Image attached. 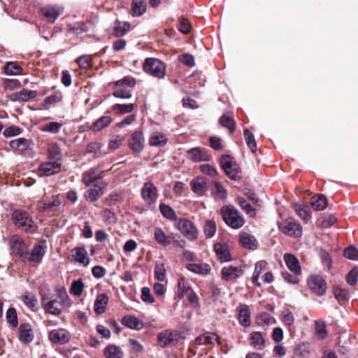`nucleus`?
<instances>
[{"label":"nucleus","instance_id":"obj_25","mask_svg":"<svg viewBox=\"0 0 358 358\" xmlns=\"http://www.w3.org/2000/svg\"><path fill=\"white\" fill-rule=\"evenodd\" d=\"M195 343L197 345L220 343V338L214 333L206 332L196 338Z\"/></svg>","mask_w":358,"mask_h":358},{"label":"nucleus","instance_id":"obj_7","mask_svg":"<svg viewBox=\"0 0 358 358\" xmlns=\"http://www.w3.org/2000/svg\"><path fill=\"white\" fill-rule=\"evenodd\" d=\"M279 227L284 234L288 236L300 237L302 235L301 226L292 218H289L282 222Z\"/></svg>","mask_w":358,"mask_h":358},{"label":"nucleus","instance_id":"obj_33","mask_svg":"<svg viewBox=\"0 0 358 358\" xmlns=\"http://www.w3.org/2000/svg\"><path fill=\"white\" fill-rule=\"evenodd\" d=\"M154 236L156 241L162 246H167L171 243L172 238L166 235L161 228L155 229Z\"/></svg>","mask_w":358,"mask_h":358},{"label":"nucleus","instance_id":"obj_22","mask_svg":"<svg viewBox=\"0 0 358 358\" xmlns=\"http://www.w3.org/2000/svg\"><path fill=\"white\" fill-rule=\"evenodd\" d=\"M214 250L218 259L226 262L231 260L230 253L228 246L225 243H217L214 245Z\"/></svg>","mask_w":358,"mask_h":358},{"label":"nucleus","instance_id":"obj_50","mask_svg":"<svg viewBox=\"0 0 358 358\" xmlns=\"http://www.w3.org/2000/svg\"><path fill=\"white\" fill-rule=\"evenodd\" d=\"M159 210L164 217L171 220L176 218V214L170 206L165 203H161L159 205Z\"/></svg>","mask_w":358,"mask_h":358},{"label":"nucleus","instance_id":"obj_12","mask_svg":"<svg viewBox=\"0 0 358 358\" xmlns=\"http://www.w3.org/2000/svg\"><path fill=\"white\" fill-rule=\"evenodd\" d=\"M12 251L20 257H25L28 255L27 247L22 239L17 235H14L10 240Z\"/></svg>","mask_w":358,"mask_h":358},{"label":"nucleus","instance_id":"obj_29","mask_svg":"<svg viewBox=\"0 0 358 358\" xmlns=\"http://www.w3.org/2000/svg\"><path fill=\"white\" fill-rule=\"evenodd\" d=\"M210 189L213 197L216 200H224L227 196L226 189L220 182H213Z\"/></svg>","mask_w":358,"mask_h":358},{"label":"nucleus","instance_id":"obj_28","mask_svg":"<svg viewBox=\"0 0 358 358\" xmlns=\"http://www.w3.org/2000/svg\"><path fill=\"white\" fill-rule=\"evenodd\" d=\"M243 274V270L238 267H224L222 269V278L226 280H232L240 277Z\"/></svg>","mask_w":358,"mask_h":358},{"label":"nucleus","instance_id":"obj_2","mask_svg":"<svg viewBox=\"0 0 358 358\" xmlns=\"http://www.w3.org/2000/svg\"><path fill=\"white\" fill-rule=\"evenodd\" d=\"M12 220L14 224L24 232L33 233L38 228L29 214L22 210H14L12 213Z\"/></svg>","mask_w":358,"mask_h":358},{"label":"nucleus","instance_id":"obj_57","mask_svg":"<svg viewBox=\"0 0 358 358\" xmlns=\"http://www.w3.org/2000/svg\"><path fill=\"white\" fill-rule=\"evenodd\" d=\"M37 96V92L35 90L23 89L20 91V96L21 101H28L31 99H34Z\"/></svg>","mask_w":358,"mask_h":358},{"label":"nucleus","instance_id":"obj_6","mask_svg":"<svg viewBox=\"0 0 358 358\" xmlns=\"http://www.w3.org/2000/svg\"><path fill=\"white\" fill-rule=\"evenodd\" d=\"M175 227L189 241H193L198 238V230L195 225L190 220L182 218L178 220Z\"/></svg>","mask_w":358,"mask_h":358},{"label":"nucleus","instance_id":"obj_20","mask_svg":"<svg viewBox=\"0 0 358 358\" xmlns=\"http://www.w3.org/2000/svg\"><path fill=\"white\" fill-rule=\"evenodd\" d=\"M284 260L287 268L296 275H299L301 273V269L299 265L298 259L292 254L286 253L284 255Z\"/></svg>","mask_w":358,"mask_h":358},{"label":"nucleus","instance_id":"obj_38","mask_svg":"<svg viewBox=\"0 0 358 358\" xmlns=\"http://www.w3.org/2000/svg\"><path fill=\"white\" fill-rule=\"evenodd\" d=\"M4 73L8 76L22 74V68L15 62H8L3 67Z\"/></svg>","mask_w":358,"mask_h":358},{"label":"nucleus","instance_id":"obj_3","mask_svg":"<svg viewBox=\"0 0 358 358\" xmlns=\"http://www.w3.org/2000/svg\"><path fill=\"white\" fill-rule=\"evenodd\" d=\"M221 213L225 223L233 229H239L245 223L242 215L232 206H223L221 209Z\"/></svg>","mask_w":358,"mask_h":358},{"label":"nucleus","instance_id":"obj_11","mask_svg":"<svg viewBox=\"0 0 358 358\" xmlns=\"http://www.w3.org/2000/svg\"><path fill=\"white\" fill-rule=\"evenodd\" d=\"M70 333L65 329L52 330L49 334V339L52 344L64 345L69 342Z\"/></svg>","mask_w":358,"mask_h":358},{"label":"nucleus","instance_id":"obj_37","mask_svg":"<svg viewBox=\"0 0 358 358\" xmlns=\"http://www.w3.org/2000/svg\"><path fill=\"white\" fill-rule=\"evenodd\" d=\"M94 187L89 189L86 194V197L91 201H96L97 198L102 194V189L104 187L103 182L101 183H95L92 185Z\"/></svg>","mask_w":358,"mask_h":358},{"label":"nucleus","instance_id":"obj_52","mask_svg":"<svg viewBox=\"0 0 358 358\" xmlns=\"http://www.w3.org/2000/svg\"><path fill=\"white\" fill-rule=\"evenodd\" d=\"M6 317L8 323L13 327L17 326V316L14 308H9L6 313Z\"/></svg>","mask_w":358,"mask_h":358},{"label":"nucleus","instance_id":"obj_35","mask_svg":"<svg viewBox=\"0 0 358 358\" xmlns=\"http://www.w3.org/2000/svg\"><path fill=\"white\" fill-rule=\"evenodd\" d=\"M73 252H74L75 260L82 264L83 266H86L90 264V259L87 257V252L86 250L83 247H78L75 248Z\"/></svg>","mask_w":358,"mask_h":358},{"label":"nucleus","instance_id":"obj_51","mask_svg":"<svg viewBox=\"0 0 358 358\" xmlns=\"http://www.w3.org/2000/svg\"><path fill=\"white\" fill-rule=\"evenodd\" d=\"M84 284L81 279H78L72 282L70 292L76 296H80L83 294Z\"/></svg>","mask_w":358,"mask_h":358},{"label":"nucleus","instance_id":"obj_15","mask_svg":"<svg viewBox=\"0 0 358 358\" xmlns=\"http://www.w3.org/2000/svg\"><path fill=\"white\" fill-rule=\"evenodd\" d=\"M18 338L24 344L30 343L34 338V333L30 324H21L18 327Z\"/></svg>","mask_w":358,"mask_h":358},{"label":"nucleus","instance_id":"obj_36","mask_svg":"<svg viewBox=\"0 0 358 358\" xmlns=\"http://www.w3.org/2000/svg\"><path fill=\"white\" fill-rule=\"evenodd\" d=\"M130 24L126 22L116 21L110 34L117 37L124 35L129 29Z\"/></svg>","mask_w":358,"mask_h":358},{"label":"nucleus","instance_id":"obj_56","mask_svg":"<svg viewBox=\"0 0 358 358\" xmlns=\"http://www.w3.org/2000/svg\"><path fill=\"white\" fill-rule=\"evenodd\" d=\"M241 208L250 216L253 217L255 215V210L252 208L250 204L243 198H238L237 199Z\"/></svg>","mask_w":358,"mask_h":358},{"label":"nucleus","instance_id":"obj_13","mask_svg":"<svg viewBox=\"0 0 358 358\" xmlns=\"http://www.w3.org/2000/svg\"><path fill=\"white\" fill-rule=\"evenodd\" d=\"M310 289L318 296H322L326 291V284L320 275H311L308 280Z\"/></svg>","mask_w":358,"mask_h":358},{"label":"nucleus","instance_id":"obj_49","mask_svg":"<svg viewBox=\"0 0 358 358\" xmlns=\"http://www.w3.org/2000/svg\"><path fill=\"white\" fill-rule=\"evenodd\" d=\"M102 148V144L98 142H92L89 143L86 148V152L87 153H94L96 157H99L106 155L105 152H101V148Z\"/></svg>","mask_w":358,"mask_h":358},{"label":"nucleus","instance_id":"obj_21","mask_svg":"<svg viewBox=\"0 0 358 358\" xmlns=\"http://www.w3.org/2000/svg\"><path fill=\"white\" fill-rule=\"evenodd\" d=\"M83 182L86 186H90L95 183H101V178L97 177V169L92 168L83 174Z\"/></svg>","mask_w":358,"mask_h":358},{"label":"nucleus","instance_id":"obj_64","mask_svg":"<svg viewBox=\"0 0 358 358\" xmlns=\"http://www.w3.org/2000/svg\"><path fill=\"white\" fill-rule=\"evenodd\" d=\"M295 211L296 214L303 220H308L311 217L309 211L305 207L301 205L296 206Z\"/></svg>","mask_w":358,"mask_h":358},{"label":"nucleus","instance_id":"obj_45","mask_svg":"<svg viewBox=\"0 0 358 358\" xmlns=\"http://www.w3.org/2000/svg\"><path fill=\"white\" fill-rule=\"evenodd\" d=\"M192 291L188 282L181 278L178 282V296L179 298H184L188 293Z\"/></svg>","mask_w":358,"mask_h":358},{"label":"nucleus","instance_id":"obj_60","mask_svg":"<svg viewBox=\"0 0 358 358\" xmlns=\"http://www.w3.org/2000/svg\"><path fill=\"white\" fill-rule=\"evenodd\" d=\"M91 57L89 55H82L76 59L80 68L83 69H87L91 66Z\"/></svg>","mask_w":358,"mask_h":358},{"label":"nucleus","instance_id":"obj_55","mask_svg":"<svg viewBox=\"0 0 358 358\" xmlns=\"http://www.w3.org/2000/svg\"><path fill=\"white\" fill-rule=\"evenodd\" d=\"M205 235L208 238H212L216 231L215 222L212 220L206 221L203 227Z\"/></svg>","mask_w":358,"mask_h":358},{"label":"nucleus","instance_id":"obj_44","mask_svg":"<svg viewBox=\"0 0 358 358\" xmlns=\"http://www.w3.org/2000/svg\"><path fill=\"white\" fill-rule=\"evenodd\" d=\"M111 122L112 118L110 116H102L92 124L90 129L94 131H100L108 127Z\"/></svg>","mask_w":358,"mask_h":358},{"label":"nucleus","instance_id":"obj_63","mask_svg":"<svg viewBox=\"0 0 358 358\" xmlns=\"http://www.w3.org/2000/svg\"><path fill=\"white\" fill-rule=\"evenodd\" d=\"M179 60L180 62L187 65L189 67H192L195 64L194 58L193 55L188 53L182 54V55H180L179 57Z\"/></svg>","mask_w":358,"mask_h":358},{"label":"nucleus","instance_id":"obj_30","mask_svg":"<svg viewBox=\"0 0 358 358\" xmlns=\"http://www.w3.org/2000/svg\"><path fill=\"white\" fill-rule=\"evenodd\" d=\"M250 345L256 350H262L265 346V340L260 331H252L250 334Z\"/></svg>","mask_w":358,"mask_h":358},{"label":"nucleus","instance_id":"obj_61","mask_svg":"<svg viewBox=\"0 0 358 358\" xmlns=\"http://www.w3.org/2000/svg\"><path fill=\"white\" fill-rule=\"evenodd\" d=\"M358 280V268H353L346 275V281L350 285H355Z\"/></svg>","mask_w":358,"mask_h":358},{"label":"nucleus","instance_id":"obj_19","mask_svg":"<svg viewBox=\"0 0 358 358\" xmlns=\"http://www.w3.org/2000/svg\"><path fill=\"white\" fill-rule=\"evenodd\" d=\"M237 311L238 320L240 324L245 327L250 326V311L249 306L246 304H240L237 307Z\"/></svg>","mask_w":358,"mask_h":358},{"label":"nucleus","instance_id":"obj_5","mask_svg":"<svg viewBox=\"0 0 358 358\" xmlns=\"http://www.w3.org/2000/svg\"><path fill=\"white\" fill-rule=\"evenodd\" d=\"M134 80L130 77H124L122 80L117 81L115 84L113 95L121 99H128L132 95V87Z\"/></svg>","mask_w":358,"mask_h":358},{"label":"nucleus","instance_id":"obj_40","mask_svg":"<svg viewBox=\"0 0 358 358\" xmlns=\"http://www.w3.org/2000/svg\"><path fill=\"white\" fill-rule=\"evenodd\" d=\"M9 145L12 149L24 151L29 149L30 141L24 138H19L12 140L9 142Z\"/></svg>","mask_w":358,"mask_h":358},{"label":"nucleus","instance_id":"obj_46","mask_svg":"<svg viewBox=\"0 0 358 358\" xmlns=\"http://www.w3.org/2000/svg\"><path fill=\"white\" fill-rule=\"evenodd\" d=\"M256 322L259 326L271 325L276 322L275 319L267 313H262L256 317Z\"/></svg>","mask_w":358,"mask_h":358},{"label":"nucleus","instance_id":"obj_47","mask_svg":"<svg viewBox=\"0 0 358 358\" xmlns=\"http://www.w3.org/2000/svg\"><path fill=\"white\" fill-rule=\"evenodd\" d=\"M220 124L229 129V134H232L236 129V123L234 119L229 115H223L220 118Z\"/></svg>","mask_w":358,"mask_h":358},{"label":"nucleus","instance_id":"obj_34","mask_svg":"<svg viewBox=\"0 0 358 358\" xmlns=\"http://www.w3.org/2000/svg\"><path fill=\"white\" fill-rule=\"evenodd\" d=\"M267 263L265 261H259L256 263L253 275L252 277V282L257 287L261 286L259 282L260 275L263 271L266 269Z\"/></svg>","mask_w":358,"mask_h":358},{"label":"nucleus","instance_id":"obj_39","mask_svg":"<svg viewBox=\"0 0 358 358\" xmlns=\"http://www.w3.org/2000/svg\"><path fill=\"white\" fill-rule=\"evenodd\" d=\"M48 158L50 160L58 161L61 162L62 152L59 145L55 143H52L48 147Z\"/></svg>","mask_w":358,"mask_h":358},{"label":"nucleus","instance_id":"obj_4","mask_svg":"<svg viewBox=\"0 0 358 358\" xmlns=\"http://www.w3.org/2000/svg\"><path fill=\"white\" fill-rule=\"evenodd\" d=\"M143 69L144 71L157 78H163L166 74V66L159 59L148 58L145 60Z\"/></svg>","mask_w":358,"mask_h":358},{"label":"nucleus","instance_id":"obj_23","mask_svg":"<svg viewBox=\"0 0 358 358\" xmlns=\"http://www.w3.org/2000/svg\"><path fill=\"white\" fill-rule=\"evenodd\" d=\"M239 240L241 245L246 248L255 250L258 246V242L255 236L247 232H241Z\"/></svg>","mask_w":358,"mask_h":358},{"label":"nucleus","instance_id":"obj_18","mask_svg":"<svg viewBox=\"0 0 358 358\" xmlns=\"http://www.w3.org/2000/svg\"><path fill=\"white\" fill-rule=\"evenodd\" d=\"M190 185L193 192L199 196L203 195L208 188L207 180L202 177L192 179Z\"/></svg>","mask_w":358,"mask_h":358},{"label":"nucleus","instance_id":"obj_59","mask_svg":"<svg viewBox=\"0 0 358 358\" xmlns=\"http://www.w3.org/2000/svg\"><path fill=\"white\" fill-rule=\"evenodd\" d=\"M141 300L146 303H153L155 302V299L151 294L150 288L145 287L141 289Z\"/></svg>","mask_w":358,"mask_h":358},{"label":"nucleus","instance_id":"obj_53","mask_svg":"<svg viewBox=\"0 0 358 358\" xmlns=\"http://www.w3.org/2000/svg\"><path fill=\"white\" fill-rule=\"evenodd\" d=\"M62 127V124L57 122H51L45 124L41 131L43 132H49L52 134H57L59 131Z\"/></svg>","mask_w":358,"mask_h":358},{"label":"nucleus","instance_id":"obj_32","mask_svg":"<svg viewBox=\"0 0 358 358\" xmlns=\"http://www.w3.org/2000/svg\"><path fill=\"white\" fill-rule=\"evenodd\" d=\"M22 300L27 307L35 311L37 310L38 299L35 294L24 292L22 296Z\"/></svg>","mask_w":358,"mask_h":358},{"label":"nucleus","instance_id":"obj_17","mask_svg":"<svg viewBox=\"0 0 358 358\" xmlns=\"http://www.w3.org/2000/svg\"><path fill=\"white\" fill-rule=\"evenodd\" d=\"M64 8L59 6H48L41 9V14L50 22H54L63 13Z\"/></svg>","mask_w":358,"mask_h":358},{"label":"nucleus","instance_id":"obj_8","mask_svg":"<svg viewBox=\"0 0 358 358\" xmlns=\"http://www.w3.org/2000/svg\"><path fill=\"white\" fill-rule=\"evenodd\" d=\"M180 338V334L173 330L163 331L157 336L158 343L163 348L176 344Z\"/></svg>","mask_w":358,"mask_h":358},{"label":"nucleus","instance_id":"obj_31","mask_svg":"<svg viewBox=\"0 0 358 358\" xmlns=\"http://www.w3.org/2000/svg\"><path fill=\"white\" fill-rule=\"evenodd\" d=\"M61 204L59 195L52 196L51 201H48L46 198H43L41 208L43 210H55Z\"/></svg>","mask_w":358,"mask_h":358},{"label":"nucleus","instance_id":"obj_14","mask_svg":"<svg viewBox=\"0 0 358 358\" xmlns=\"http://www.w3.org/2000/svg\"><path fill=\"white\" fill-rule=\"evenodd\" d=\"M62 163L58 161L47 162L41 164L38 168L41 176H49L59 173L61 170Z\"/></svg>","mask_w":358,"mask_h":358},{"label":"nucleus","instance_id":"obj_26","mask_svg":"<svg viewBox=\"0 0 358 358\" xmlns=\"http://www.w3.org/2000/svg\"><path fill=\"white\" fill-rule=\"evenodd\" d=\"M187 268L196 274L202 275H206L209 274L211 271L210 265L206 263H191L187 265Z\"/></svg>","mask_w":358,"mask_h":358},{"label":"nucleus","instance_id":"obj_24","mask_svg":"<svg viewBox=\"0 0 358 358\" xmlns=\"http://www.w3.org/2000/svg\"><path fill=\"white\" fill-rule=\"evenodd\" d=\"M109 297L107 294H99L94 301V308L96 314H102L106 312Z\"/></svg>","mask_w":358,"mask_h":358},{"label":"nucleus","instance_id":"obj_62","mask_svg":"<svg viewBox=\"0 0 358 358\" xmlns=\"http://www.w3.org/2000/svg\"><path fill=\"white\" fill-rule=\"evenodd\" d=\"M344 255L346 258L351 260L358 259V249L354 246H349L344 251Z\"/></svg>","mask_w":358,"mask_h":358},{"label":"nucleus","instance_id":"obj_27","mask_svg":"<svg viewBox=\"0 0 358 358\" xmlns=\"http://www.w3.org/2000/svg\"><path fill=\"white\" fill-rule=\"evenodd\" d=\"M45 241H41L36 245L31 251L30 260L34 262H40L45 254Z\"/></svg>","mask_w":358,"mask_h":358},{"label":"nucleus","instance_id":"obj_42","mask_svg":"<svg viewBox=\"0 0 358 358\" xmlns=\"http://www.w3.org/2000/svg\"><path fill=\"white\" fill-rule=\"evenodd\" d=\"M310 203L316 210H322L327 207V200L324 195H315L311 198Z\"/></svg>","mask_w":358,"mask_h":358},{"label":"nucleus","instance_id":"obj_48","mask_svg":"<svg viewBox=\"0 0 358 358\" xmlns=\"http://www.w3.org/2000/svg\"><path fill=\"white\" fill-rule=\"evenodd\" d=\"M243 134L247 145L255 153L257 148L254 135L248 129H244Z\"/></svg>","mask_w":358,"mask_h":358},{"label":"nucleus","instance_id":"obj_54","mask_svg":"<svg viewBox=\"0 0 358 358\" xmlns=\"http://www.w3.org/2000/svg\"><path fill=\"white\" fill-rule=\"evenodd\" d=\"M23 129L18 126L12 125L3 130V134L6 138H10L22 134Z\"/></svg>","mask_w":358,"mask_h":358},{"label":"nucleus","instance_id":"obj_41","mask_svg":"<svg viewBox=\"0 0 358 358\" xmlns=\"http://www.w3.org/2000/svg\"><path fill=\"white\" fill-rule=\"evenodd\" d=\"M104 355L106 358H122L123 352L115 345H108L105 348Z\"/></svg>","mask_w":358,"mask_h":358},{"label":"nucleus","instance_id":"obj_16","mask_svg":"<svg viewBox=\"0 0 358 358\" xmlns=\"http://www.w3.org/2000/svg\"><path fill=\"white\" fill-rule=\"evenodd\" d=\"M188 158L194 162H208L210 156L207 152L201 148L196 147L187 151Z\"/></svg>","mask_w":358,"mask_h":358},{"label":"nucleus","instance_id":"obj_9","mask_svg":"<svg viewBox=\"0 0 358 358\" xmlns=\"http://www.w3.org/2000/svg\"><path fill=\"white\" fill-rule=\"evenodd\" d=\"M220 164L225 173L231 179L236 180L238 178V168L233 157L229 155H224L222 157Z\"/></svg>","mask_w":358,"mask_h":358},{"label":"nucleus","instance_id":"obj_43","mask_svg":"<svg viewBox=\"0 0 358 358\" xmlns=\"http://www.w3.org/2000/svg\"><path fill=\"white\" fill-rule=\"evenodd\" d=\"M167 143V138L159 132H153L150 137V144L154 146H164Z\"/></svg>","mask_w":358,"mask_h":358},{"label":"nucleus","instance_id":"obj_58","mask_svg":"<svg viewBox=\"0 0 358 358\" xmlns=\"http://www.w3.org/2000/svg\"><path fill=\"white\" fill-rule=\"evenodd\" d=\"M113 110L120 114L130 113L134 110V104H115L113 106Z\"/></svg>","mask_w":358,"mask_h":358},{"label":"nucleus","instance_id":"obj_1","mask_svg":"<svg viewBox=\"0 0 358 358\" xmlns=\"http://www.w3.org/2000/svg\"><path fill=\"white\" fill-rule=\"evenodd\" d=\"M58 296L60 301L54 297V295L49 292L41 293V306L45 312L52 315H59L64 307L71 306L69 297L64 288L58 289Z\"/></svg>","mask_w":358,"mask_h":358},{"label":"nucleus","instance_id":"obj_10","mask_svg":"<svg viewBox=\"0 0 358 358\" xmlns=\"http://www.w3.org/2000/svg\"><path fill=\"white\" fill-rule=\"evenodd\" d=\"M141 196L147 204L152 205L155 203L158 199L157 187L150 182H145L141 189Z\"/></svg>","mask_w":358,"mask_h":358}]
</instances>
